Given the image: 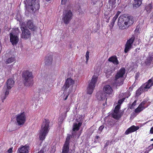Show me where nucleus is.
Instances as JSON below:
<instances>
[{"mask_svg":"<svg viewBox=\"0 0 153 153\" xmlns=\"http://www.w3.org/2000/svg\"><path fill=\"white\" fill-rule=\"evenodd\" d=\"M133 23V19L132 16L127 14L121 15L119 18L118 25L120 29L124 30L127 28Z\"/></svg>","mask_w":153,"mask_h":153,"instance_id":"nucleus-1","label":"nucleus"},{"mask_svg":"<svg viewBox=\"0 0 153 153\" xmlns=\"http://www.w3.org/2000/svg\"><path fill=\"white\" fill-rule=\"evenodd\" d=\"M50 123V120L47 119H45L43 121L39 132V138L40 140L43 141L48 133Z\"/></svg>","mask_w":153,"mask_h":153,"instance_id":"nucleus-2","label":"nucleus"},{"mask_svg":"<svg viewBox=\"0 0 153 153\" xmlns=\"http://www.w3.org/2000/svg\"><path fill=\"white\" fill-rule=\"evenodd\" d=\"M22 76L25 85L29 86L33 84L34 77L32 72L25 71L23 72Z\"/></svg>","mask_w":153,"mask_h":153,"instance_id":"nucleus-3","label":"nucleus"},{"mask_svg":"<svg viewBox=\"0 0 153 153\" xmlns=\"http://www.w3.org/2000/svg\"><path fill=\"white\" fill-rule=\"evenodd\" d=\"M27 3V8L28 11L33 13L39 8V0H26Z\"/></svg>","mask_w":153,"mask_h":153,"instance_id":"nucleus-4","label":"nucleus"},{"mask_svg":"<svg viewBox=\"0 0 153 153\" xmlns=\"http://www.w3.org/2000/svg\"><path fill=\"white\" fill-rule=\"evenodd\" d=\"M98 79V76L97 74L96 75L94 74L93 76L91 82L89 83L87 89V93L90 94H92L95 85Z\"/></svg>","mask_w":153,"mask_h":153,"instance_id":"nucleus-5","label":"nucleus"},{"mask_svg":"<svg viewBox=\"0 0 153 153\" xmlns=\"http://www.w3.org/2000/svg\"><path fill=\"white\" fill-rule=\"evenodd\" d=\"M24 26L25 24L23 25V23L21 25V28L22 33L21 37L22 39L26 40L30 38L31 33L27 28Z\"/></svg>","mask_w":153,"mask_h":153,"instance_id":"nucleus-6","label":"nucleus"},{"mask_svg":"<svg viewBox=\"0 0 153 153\" xmlns=\"http://www.w3.org/2000/svg\"><path fill=\"white\" fill-rule=\"evenodd\" d=\"M17 123L19 126L23 125L26 121V117L24 112L18 114L16 116Z\"/></svg>","mask_w":153,"mask_h":153,"instance_id":"nucleus-7","label":"nucleus"},{"mask_svg":"<svg viewBox=\"0 0 153 153\" xmlns=\"http://www.w3.org/2000/svg\"><path fill=\"white\" fill-rule=\"evenodd\" d=\"M73 14L70 10H65L63 15V20L65 24H68L72 18Z\"/></svg>","mask_w":153,"mask_h":153,"instance_id":"nucleus-8","label":"nucleus"},{"mask_svg":"<svg viewBox=\"0 0 153 153\" xmlns=\"http://www.w3.org/2000/svg\"><path fill=\"white\" fill-rule=\"evenodd\" d=\"M120 106L119 105H117L114 110V113L112 114V117L117 120H119L123 115V114L119 113Z\"/></svg>","mask_w":153,"mask_h":153,"instance_id":"nucleus-9","label":"nucleus"},{"mask_svg":"<svg viewBox=\"0 0 153 153\" xmlns=\"http://www.w3.org/2000/svg\"><path fill=\"white\" fill-rule=\"evenodd\" d=\"M74 83V81L70 78H68L66 80L65 83L62 87V90L66 91L70 87H72Z\"/></svg>","mask_w":153,"mask_h":153,"instance_id":"nucleus-10","label":"nucleus"},{"mask_svg":"<svg viewBox=\"0 0 153 153\" xmlns=\"http://www.w3.org/2000/svg\"><path fill=\"white\" fill-rule=\"evenodd\" d=\"M116 3V0H108V4L110 6L108 8V11L111 12L108 15L109 17L114 14V8L115 7L114 5Z\"/></svg>","mask_w":153,"mask_h":153,"instance_id":"nucleus-11","label":"nucleus"},{"mask_svg":"<svg viewBox=\"0 0 153 153\" xmlns=\"http://www.w3.org/2000/svg\"><path fill=\"white\" fill-rule=\"evenodd\" d=\"M126 73V70L124 68H121L117 72L115 76L114 81L117 82V80L123 77Z\"/></svg>","mask_w":153,"mask_h":153,"instance_id":"nucleus-12","label":"nucleus"},{"mask_svg":"<svg viewBox=\"0 0 153 153\" xmlns=\"http://www.w3.org/2000/svg\"><path fill=\"white\" fill-rule=\"evenodd\" d=\"M140 127L138 126H135L132 125L128 128L125 131V134L126 135H128L131 133L133 132L138 130Z\"/></svg>","mask_w":153,"mask_h":153,"instance_id":"nucleus-13","label":"nucleus"},{"mask_svg":"<svg viewBox=\"0 0 153 153\" xmlns=\"http://www.w3.org/2000/svg\"><path fill=\"white\" fill-rule=\"evenodd\" d=\"M29 146L27 144L22 146L18 149L17 153H28Z\"/></svg>","mask_w":153,"mask_h":153,"instance_id":"nucleus-14","label":"nucleus"},{"mask_svg":"<svg viewBox=\"0 0 153 153\" xmlns=\"http://www.w3.org/2000/svg\"><path fill=\"white\" fill-rule=\"evenodd\" d=\"M10 41L13 45H16L19 41L18 36L13 33H10Z\"/></svg>","mask_w":153,"mask_h":153,"instance_id":"nucleus-15","label":"nucleus"},{"mask_svg":"<svg viewBox=\"0 0 153 153\" xmlns=\"http://www.w3.org/2000/svg\"><path fill=\"white\" fill-rule=\"evenodd\" d=\"M14 81L12 78H9L6 82L7 88L8 90L10 89L14 86Z\"/></svg>","mask_w":153,"mask_h":153,"instance_id":"nucleus-16","label":"nucleus"},{"mask_svg":"<svg viewBox=\"0 0 153 153\" xmlns=\"http://www.w3.org/2000/svg\"><path fill=\"white\" fill-rule=\"evenodd\" d=\"M26 25L30 29L33 31H35L37 28L36 26L33 24V22L30 20L27 21Z\"/></svg>","mask_w":153,"mask_h":153,"instance_id":"nucleus-17","label":"nucleus"},{"mask_svg":"<svg viewBox=\"0 0 153 153\" xmlns=\"http://www.w3.org/2000/svg\"><path fill=\"white\" fill-rule=\"evenodd\" d=\"M134 39L135 37L134 36H132L131 38L127 40L126 45L125 48H131Z\"/></svg>","mask_w":153,"mask_h":153,"instance_id":"nucleus-18","label":"nucleus"},{"mask_svg":"<svg viewBox=\"0 0 153 153\" xmlns=\"http://www.w3.org/2000/svg\"><path fill=\"white\" fill-rule=\"evenodd\" d=\"M52 60V56L50 54H48L45 59V65H49L51 64Z\"/></svg>","mask_w":153,"mask_h":153,"instance_id":"nucleus-19","label":"nucleus"},{"mask_svg":"<svg viewBox=\"0 0 153 153\" xmlns=\"http://www.w3.org/2000/svg\"><path fill=\"white\" fill-rule=\"evenodd\" d=\"M103 91L105 93L107 94H111L113 90L111 86L109 85H105L103 89Z\"/></svg>","mask_w":153,"mask_h":153,"instance_id":"nucleus-20","label":"nucleus"},{"mask_svg":"<svg viewBox=\"0 0 153 153\" xmlns=\"http://www.w3.org/2000/svg\"><path fill=\"white\" fill-rule=\"evenodd\" d=\"M108 61L116 65H118L119 64L117 57L115 55L113 56L110 57L108 59Z\"/></svg>","mask_w":153,"mask_h":153,"instance_id":"nucleus-21","label":"nucleus"},{"mask_svg":"<svg viewBox=\"0 0 153 153\" xmlns=\"http://www.w3.org/2000/svg\"><path fill=\"white\" fill-rule=\"evenodd\" d=\"M15 57L14 56H13L9 57L6 59L5 61V63L6 64H10L15 61Z\"/></svg>","mask_w":153,"mask_h":153,"instance_id":"nucleus-22","label":"nucleus"},{"mask_svg":"<svg viewBox=\"0 0 153 153\" xmlns=\"http://www.w3.org/2000/svg\"><path fill=\"white\" fill-rule=\"evenodd\" d=\"M106 97L105 93H102L100 95H97V99L100 101H102L104 100L105 99L106 101L107 99ZM105 103H106V101L105 102Z\"/></svg>","mask_w":153,"mask_h":153,"instance_id":"nucleus-23","label":"nucleus"},{"mask_svg":"<svg viewBox=\"0 0 153 153\" xmlns=\"http://www.w3.org/2000/svg\"><path fill=\"white\" fill-rule=\"evenodd\" d=\"M130 95V94L129 92L128 93H126L125 95V97L119 100L118 102V104L117 105H119L120 106L123 103V101L125 100L126 98H128Z\"/></svg>","mask_w":153,"mask_h":153,"instance_id":"nucleus-24","label":"nucleus"},{"mask_svg":"<svg viewBox=\"0 0 153 153\" xmlns=\"http://www.w3.org/2000/svg\"><path fill=\"white\" fill-rule=\"evenodd\" d=\"M82 124V123L79 122L78 123H76L73 125V130L74 131H78L80 127L81 126Z\"/></svg>","mask_w":153,"mask_h":153,"instance_id":"nucleus-25","label":"nucleus"},{"mask_svg":"<svg viewBox=\"0 0 153 153\" xmlns=\"http://www.w3.org/2000/svg\"><path fill=\"white\" fill-rule=\"evenodd\" d=\"M153 8V6L151 3L145 6V9L148 13H150L152 9Z\"/></svg>","mask_w":153,"mask_h":153,"instance_id":"nucleus-26","label":"nucleus"},{"mask_svg":"<svg viewBox=\"0 0 153 153\" xmlns=\"http://www.w3.org/2000/svg\"><path fill=\"white\" fill-rule=\"evenodd\" d=\"M134 3L133 4V7H138L142 4L141 0H134Z\"/></svg>","mask_w":153,"mask_h":153,"instance_id":"nucleus-27","label":"nucleus"},{"mask_svg":"<svg viewBox=\"0 0 153 153\" xmlns=\"http://www.w3.org/2000/svg\"><path fill=\"white\" fill-rule=\"evenodd\" d=\"M69 151V146L64 144L62 153H68Z\"/></svg>","mask_w":153,"mask_h":153,"instance_id":"nucleus-28","label":"nucleus"},{"mask_svg":"<svg viewBox=\"0 0 153 153\" xmlns=\"http://www.w3.org/2000/svg\"><path fill=\"white\" fill-rule=\"evenodd\" d=\"M143 91V88L142 87H140L139 88L137 91L136 93V95L137 96H140Z\"/></svg>","mask_w":153,"mask_h":153,"instance_id":"nucleus-29","label":"nucleus"},{"mask_svg":"<svg viewBox=\"0 0 153 153\" xmlns=\"http://www.w3.org/2000/svg\"><path fill=\"white\" fill-rule=\"evenodd\" d=\"M144 109L139 105L134 110V112L136 113H139L142 111Z\"/></svg>","mask_w":153,"mask_h":153,"instance_id":"nucleus-30","label":"nucleus"},{"mask_svg":"<svg viewBox=\"0 0 153 153\" xmlns=\"http://www.w3.org/2000/svg\"><path fill=\"white\" fill-rule=\"evenodd\" d=\"M147 102V100H143L141 102V103L139 104V105L141 107H142L143 109H145L146 107H147V106L145 107V105Z\"/></svg>","mask_w":153,"mask_h":153,"instance_id":"nucleus-31","label":"nucleus"},{"mask_svg":"<svg viewBox=\"0 0 153 153\" xmlns=\"http://www.w3.org/2000/svg\"><path fill=\"white\" fill-rule=\"evenodd\" d=\"M70 136L71 135H70L69 136H67L66 138V140L65 141L64 144L69 145V141L70 139Z\"/></svg>","mask_w":153,"mask_h":153,"instance_id":"nucleus-32","label":"nucleus"},{"mask_svg":"<svg viewBox=\"0 0 153 153\" xmlns=\"http://www.w3.org/2000/svg\"><path fill=\"white\" fill-rule=\"evenodd\" d=\"M153 61V57H152L151 56L149 55V56L146 59V62L148 63H150L151 62Z\"/></svg>","mask_w":153,"mask_h":153,"instance_id":"nucleus-33","label":"nucleus"},{"mask_svg":"<svg viewBox=\"0 0 153 153\" xmlns=\"http://www.w3.org/2000/svg\"><path fill=\"white\" fill-rule=\"evenodd\" d=\"M89 52L88 51H87L85 55V56L86 58V61L85 62V63L87 64H88V62L89 58Z\"/></svg>","mask_w":153,"mask_h":153,"instance_id":"nucleus-34","label":"nucleus"},{"mask_svg":"<svg viewBox=\"0 0 153 153\" xmlns=\"http://www.w3.org/2000/svg\"><path fill=\"white\" fill-rule=\"evenodd\" d=\"M137 100H135L131 104L130 106V108L132 109L134 108V107L136 105Z\"/></svg>","mask_w":153,"mask_h":153,"instance_id":"nucleus-35","label":"nucleus"},{"mask_svg":"<svg viewBox=\"0 0 153 153\" xmlns=\"http://www.w3.org/2000/svg\"><path fill=\"white\" fill-rule=\"evenodd\" d=\"M153 84H149L148 83H146V85H144V88L145 89L146 88H149Z\"/></svg>","mask_w":153,"mask_h":153,"instance_id":"nucleus-36","label":"nucleus"},{"mask_svg":"<svg viewBox=\"0 0 153 153\" xmlns=\"http://www.w3.org/2000/svg\"><path fill=\"white\" fill-rule=\"evenodd\" d=\"M117 18V16H115L113 17V19H112V22L111 23V25H112V26H114V23Z\"/></svg>","mask_w":153,"mask_h":153,"instance_id":"nucleus-37","label":"nucleus"},{"mask_svg":"<svg viewBox=\"0 0 153 153\" xmlns=\"http://www.w3.org/2000/svg\"><path fill=\"white\" fill-rule=\"evenodd\" d=\"M9 90H10L7 89V90L6 91L5 93V96H4V98L2 99L3 100H4L7 97V96L8 95V94H9Z\"/></svg>","mask_w":153,"mask_h":153,"instance_id":"nucleus-38","label":"nucleus"},{"mask_svg":"<svg viewBox=\"0 0 153 153\" xmlns=\"http://www.w3.org/2000/svg\"><path fill=\"white\" fill-rule=\"evenodd\" d=\"M111 142H110V141L109 140H107L104 146V148L105 149L108 146H109L110 144V143H111Z\"/></svg>","mask_w":153,"mask_h":153,"instance_id":"nucleus-39","label":"nucleus"},{"mask_svg":"<svg viewBox=\"0 0 153 153\" xmlns=\"http://www.w3.org/2000/svg\"><path fill=\"white\" fill-rule=\"evenodd\" d=\"M46 150L44 148H42V149L37 153H44L45 152Z\"/></svg>","mask_w":153,"mask_h":153,"instance_id":"nucleus-40","label":"nucleus"},{"mask_svg":"<svg viewBox=\"0 0 153 153\" xmlns=\"http://www.w3.org/2000/svg\"><path fill=\"white\" fill-rule=\"evenodd\" d=\"M104 126L103 125L100 126L99 128V130L100 131L102 132V130L104 128Z\"/></svg>","mask_w":153,"mask_h":153,"instance_id":"nucleus-41","label":"nucleus"},{"mask_svg":"<svg viewBox=\"0 0 153 153\" xmlns=\"http://www.w3.org/2000/svg\"><path fill=\"white\" fill-rule=\"evenodd\" d=\"M13 152V148H10L9 149L6 153H11Z\"/></svg>","mask_w":153,"mask_h":153,"instance_id":"nucleus-42","label":"nucleus"},{"mask_svg":"<svg viewBox=\"0 0 153 153\" xmlns=\"http://www.w3.org/2000/svg\"><path fill=\"white\" fill-rule=\"evenodd\" d=\"M68 0H62L61 4H65Z\"/></svg>","mask_w":153,"mask_h":153,"instance_id":"nucleus-43","label":"nucleus"},{"mask_svg":"<svg viewBox=\"0 0 153 153\" xmlns=\"http://www.w3.org/2000/svg\"><path fill=\"white\" fill-rule=\"evenodd\" d=\"M140 76V73L139 72L137 73L135 76L136 79H137Z\"/></svg>","mask_w":153,"mask_h":153,"instance_id":"nucleus-44","label":"nucleus"},{"mask_svg":"<svg viewBox=\"0 0 153 153\" xmlns=\"http://www.w3.org/2000/svg\"><path fill=\"white\" fill-rule=\"evenodd\" d=\"M98 0H91V3L93 4H95L97 2Z\"/></svg>","mask_w":153,"mask_h":153,"instance_id":"nucleus-45","label":"nucleus"},{"mask_svg":"<svg viewBox=\"0 0 153 153\" xmlns=\"http://www.w3.org/2000/svg\"><path fill=\"white\" fill-rule=\"evenodd\" d=\"M150 131L151 134H153V126L151 128Z\"/></svg>","mask_w":153,"mask_h":153,"instance_id":"nucleus-46","label":"nucleus"},{"mask_svg":"<svg viewBox=\"0 0 153 153\" xmlns=\"http://www.w3.org/2000/svg\"><path fill=\"white\" fill-rule=\"evenodd\" d=\"M130 48H125L124 52L125 53L128 52Z\"/></svg>","mask_w":153,"mask_h":153,"instance_id":"nucleus-47","label":"nucleus"},{"mask_svg":"<svg viewBox=\"0 0 153 153\" xmlns=\"http://www.w3.org/2000/svg\"><path fill=\"white\" fill-rule=\"evenodd\" d=\"M152 80L151 79H150L148 80L147 83L149 84H152Z\"/></svg>","mask_w":153,"mask_h":153,"instance_id":"nucleus-48","label":"nucleus"},{"mask_svg":"<svg viewBox=\"0 0 153 153\" xmlns=\"http://www.w3.org/2000/svg\"><path fill=\"white\" fill-rule=\"evenodd\" d=\"M109 125H110L111 126H112L114 125V124L113 123H111L110 122L108 123Z\"/></svg>","mask_w":153,"mask_h":153,"instance_id":"nucleus-49","label":"nucleus"},{"mask_svg":"<svg viewBox=\"0 0 153 153\" xmlns=\"http://www.w3.org/2000/svg\"><path fill=\"white\" fill-rule=\"evenodd\" d=\"M120 13V11H118L117 14L115 15V16H117V18L118 17V15H119V14Z\"/></svg>","mask_w":153,"mask_h":153,"instance_id":"nucleus-50","label":"nucleus"},{"mask_svg":"<svg viewBox=\"0 0 153 153\" xmlns=\"http://www.w3.org/2000/svg\"><path fill=\"white\" fill-rule=\"evenodd\" d=\"M69 95V94H67V95H66L65 97L64 98V100H66L67 99L68 96Z\"/></svg>","mask_w":153,"mask_h":153,"instance_id":"nucleus-51","label":"nucleus"},{"mask_svg":"<svg viewBox=\"0 0 153 153\" xmlns=\"http://www.w3.org/2000/svg\"><path fill=\"white\" fill-rule=\"evenodd\" d=\"M100 137L99 136H96V138L97 139H98Z\"/></svg>","mask_w":153,"mask_h":153,"instance_id":"nucleus-52","label":"nucleus"},{"mask_svg":"<svg viewBox=\"0 0 153 153\" xmlns=\"http://www.w3.org/2000/svg\"><path fill=\"white\" fill-rule=\"evenodd\" d=\"M123 81L122 80V81H121L120 83H121L122 84H123Z\"/></svg>","mask_w":153,"mask_h":153,"instance_id":"nucleus-53","label":"nucleus"},{"mask_svg":"<svg viewBox=\"0 0 153 153\" xmlns=\"http://www.w3.org/2000/svg\"><path fill=\"white\" fill-rule=\"evenodd\" d=\"M151 79L152 80V81H153V76L151 78Z\"/></svg>","mask_w":153,"mask_h":153,"instance_id":"nucleus-54","label":"nucleus"},{"mask_svg":"<svg viewBox=\"0 0 153 153\" xmlns=\"http://www.w3.org/2000/svg\"><path fill=\"white\" fill-rule=\"evenodd\" d=\"M131 89H132V88H131V87H130L129 88V89H131Z\"/></svg>","mask_w":153,"mask_h":153,"instance_id":"nucleus-55","label":"nucleus"},{"mask_svg":"<svg viewBox=\"0 0 153 153\" xmlns=\"http://www.w3.org/2000/svg\"><path fill=\"white\" fill-rule=\"evenodd\" d=\"M105 105V103H103V105L104 106Z\"/></svg>","mask_w":153,"mask_h":153,"instance_id":"nucleus-56","label":"nucleus"},{"mask_svg":"<svg viewBox=\"0 0 153 153\" xmlns=\"http://www.w3.org/2000/svg\"><path fill=\"white\" fill-rule=\"evenodd\" d=\"M151 140H153V138Z\"/></svg>","mask_w":153,"mask_h":153,"instance_id":"nucleus-57","label":"nucleus"},{"mask_svg":"<svg viewBox=\"0 0 153 153\" xmlns=\"http://www.w3.org/2000/svg\"><path fill=\"white\" fill-rule=\"evenodd\" d=\"M152 145L153 146V143L152 144Z\"/></svg>","mask_w":153,"mask_h":153,"instance_id":"nucleus-58","label":"nucleus"}]
</instances>
